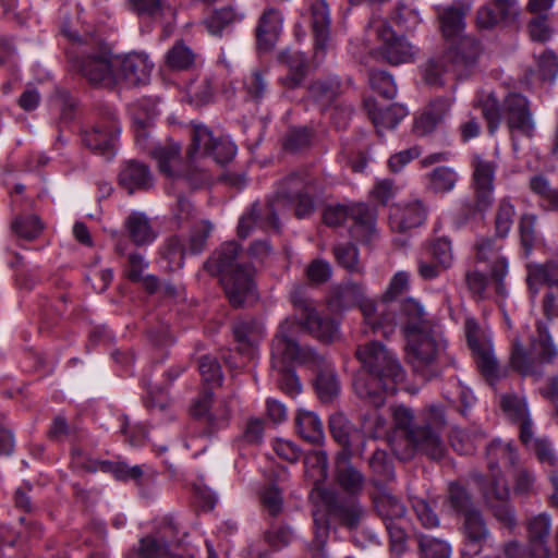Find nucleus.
Returning a JSON list of instances; mask_svg holds the SVG:
<instances>
[{"label": "nucleus", "mask_w": 558, "mask_h": 558, "mask_svg": "<svg viewBox=\"0 0 558 558\" xmlns=\"http://www.w3.org/2000/svg\"><path fill=\"white\" fill-rule=\"evenodd\" d=\"M526 347L538 360L541 367L544 364L553 363L558 355V349L554 344L548 328L544 323L537 324L536 336L531 337L530 343Z\"/></svg>", "instance_id": "f704fd0d"}, {"label": "nucleus", "mask_w": 558, "mask_h": 558, "mask_svg": "<svg viewBox=\"0 0 558 558\" xmlns=\"http://www.w3.org/2000/svg\"><path fill=\"white\" fill-rule=\"evenodd\" d=\"M551 522L549 515L541 513L532 518L527 525V548L530 558H550L548 546Z\"/></svg>", "instance_id": "5701e85b"}, {"label": "nucleus", "mask_w": 558, "mask_h": 558, "mask_svg": "<svg viewBox=\"0 0 558 558\" xmlns=\"http://www.w3.org/2000/svg\"><path fill=\"white\" fill-rule=\"evenodd\" d=\"M364 322L374 333L389 337L399 326L398 304L381 299L362 304Z\"/></svg>", "instance_id": "f3484780"}, {"label": "nucleus", "mask_w": 558, "mask_h": 558, "mask_svg": "<svg viewBox=\"0 0 558 558\" xmlns=\"http://www.w3.org/2000/svg\"><path fill=\"white\" fill-rule=\"evenodd\" d=\"M415 539L421 558H450L451 556V546L442 538L417 533Z\"/></svg>", "instance_id": "c03bdc74"}, {"label": "nucleus", "mask_w": 558, "mask_h": 558, "mask_svg": "<svg viewBox=\"0 0 558 558\" xmlns=\"http://www.w3.org/2000/svg\"><path fill=\"white\" fill-rule=\"evenodd\" d=\"M515 215L514 206L509 198H502L497 207L495 216V232L499 238H506L513 225V217Z\"/></svg>", "instance_id": "bf43d9fd"}, {"label": "nucleus", "mask_w": 558, "mask_h": 558, "mask_svg": "<svg viewBox=\"0 0 558 558\" xmlns=\"http://www.w3.org/2000/svg\"><path fill=\"white\" fill-rule=\"evenodd\" d=\"M244 252L246 262L250 266H254L255 274L258 267H262L271 255L272 248L267 240H256Z\"/></svg>", "instance_id": "338daca9"}, {"label": "nucleus", "mask_w": 558, "mask_h": 558, "mask_svg": "<svg viewBox=\"0 0 558 558\" xmlns=\"http://www.w3.org/2000/svg\"><path fill=\"white\" fill-rule=\"evenodd\" d=\"M313 515V539L307 544L306 549L310 556L323 558L327 553L326 546L329 539L330 522L329 517L324 509L316 507L312 511Z\"/></svg>", "instance_id": "72a5a7b5"}, {"label": "nucleus", "mask_w": 558, "mask_h": 558, "mask_svg": "<svg viewBox=\"0 0 558 558\" xmlns=\"http://www.w3.org/2000/svg\"><path fill=\"white\" fill-rule=\"evenodd\" d=\"M470 10V3L458 0L439 12L441 31L445 37L453 38L462 33L465 27V15Z\"/></svg>", "instance_id": "c756f323"}, {"label": "nucleus", "mask_w": 558, "mask_h": 558, "mask_svg": "<svg viewBox=\"0 0 558 558\" xmlns=\"http://www.w3.org/2000/svg\"><path fill=\"white\" fill-rule=\"evenodd\" d=\"M477 366L482 375L487 379H496L499 377L498 362L493 353L492 344L488 343L473 351Z\"/></svg>", "instance_id": "13d9d810"}, {"label": "nucleus", "mask_w": 558, "mask_h": 558, "mask_svg": "<svg viewBox=\"0 0 558 558\" xmlns=\"http://www.w3.org/2000/svg\"><path fill=\"white\" fill-rule=\"evenodd\" d=\"M315 388L323 402L331 401L340 391L336 373L330 368L320 371L315 379Z\"/></svg>", "instance_id": "09e8293b"}, {"label": "nucleus", "mask_w": 558, "mask_h": 558, "mask_svg": "<svg viewBox=\"0 0 558 558\" xmlns=\"http://www.w3.org/2000/svg\"><path fill=\"white\" fill-rule=\"evenodd\" d=\"M369 85L373 90L386 99H392L397 95V85L393 77L383 70H371L368 74Z\"/></svg>", "instance_id": "6e6d98bb"}, {"label": "nucleus", "mask_w": 558, "mask_h": 558, "mask_svg": "<svg viewBox=\"0 0 558 558\" xmlns=\"http://www.w3.org/2000/svg\"><path fill=\"white\" fill-rule=\"evenodd\" d=\"M452 52L430 58L423 69L424 81L429 85H442V75L450 70Z\"/></svg>", "instance_id": "de8ad7c7"}, {"label": "nucleus", "mask_w": 558, "mask_h": 558, "mask_svg": "<svg viewBox=\"0 0 558 558\" xmlns=\"http://www.w3.org/2000/svg\"><path fill=\"white\" fill-rule=\"evenodd\" d=\"M323 192V184L314 175L306 171L292 172L279 183L275 201L265 205L254 204L251 211L240 219L238 235L247 238L253 226L278 231L279 218L276 210L282 201L295 203V216L299 219L308 218L315 211V198Z\"/></svg>", "instance_id": "f03ea898"}, {"label": "nucleus", "mask_w": 558, "mask_h": 558, "mask_svg": "<svg viewBox=\"0 0 558 558\" xmlns=\"http://www.w3.org/2000/svg\"><path fill=\"white\" fill-rule=\"evenodd\" d=\"M520 13L515 0H488L476 10L475 25L481 31L509 26Z\"/></svg>", "instance_id": "dca6fc26"}, {"label": "nucleus", "mask_w": 558, "mask_h": 558, "mask_svg": "<svg viewBox=\"0 0 558 558\" xmlns=\"http://www.w3.org/2000/svg\"><path fill=\"white\" fill-rule=\"evenodd\" d=\"M241 20L242 15L236 14L232 8H222L205 21V26L210 34L220 36L229 25Z\"/></svg>", "instance_id": "5fc2aeb1"}, {"label": "nucleus", "mask_w": 558, "mask_h": 558, "mask_svg": "<svg viewBox=\"0 0 558 558\" xmlns=\"http://www.w3.org/2000/svg\"><path fill=\"white\" fill-rule=\"evenodd\" d=\"M232 331L236 342L247 348L254 347L265 335L264 325L253 317L236 319Z\"/></svg>", "instance_id": "4c0bfd02"}, {"label": "nucleus", "mask_w": 558, "mask_h": 558, "mask_svg": "<svg viewBox=\"0 0 558 558\" xmlns=\"http://www.w3.org/2000/svg\"><path fill=\"white\" fill-rule=\"evenodd\" d=\"M274 354V352L271 351ZM274 367H277L280 373L279 386L282 391L287 395L294 397L301 391V384L295 373L286 365L284 362H291L290 360L282 359L281 356H274Z\"/></svg>", "instance_id": "3c124183"}, {"label": "nucleus", "mask_w": 558, "mask_h": 558, "mask_svg": "<svg viewBox=\"0 0 558 558\" xmlns=\"http://www.w3.org/2000/svg\"><path fill=\"white\" fill-rule=\"evenodd\" d=\"M462 532L466 545L473 548L474 554H478L487 542L490 532L487 523L480 510L468 511L464 515Z\"/></svg>", "instance_id": "c85d7f7f"}, {"label": "nucleus", "mask_w": 558, "mask_h": 558, "mask_svg": "<svg viewBox=\"0 0 558 558\" xmlns=\"http://www.w3.org/2000/svg\"><path fill=\"white\" fill-rule=\"evenodd\" d=\"M392 449L396 457L401 461L412 459L416 451L433 460H440L446 453V447L439 432L423 424L416 425L414 429L408 432L403 439L395 441Z\"/></svg>", "instance_id": "6e6552de"}, {"label": "nucleus", "mask_w": 558, "mask_h": 558, "mask_svg": "<svg viewBox=\"0 0 558 558\" xmlns=\"http://www.w3.org/2000/svg\"><path fill=\"white\" fill-rule=\"evenodd\" d=\"M134 12L140 16L162 20L174 16L177 0H130Z\"/></svg>", "instance_id": "ea45409f"}, {"label": "nucleus", "mask_w": 558, "mask_h": 558, "mask_svg": "<svg viewBox=\"0 0 558 558\" xmlns=\"http://www.w3.org/2000/svg\"><path fill=\"white\" fill-rule=\"evenodd\" d=\"M510 366L523 377L538 379L543 375V367L539 366L538 360L519 338L512 341Z\"/></svg>", "instance_id": "cd10ccee"}, {"label": "nucleus", "mask_w": 558, "mask_h": 558, "mask_svg": "<svg viewBox=\"0 0 558 558\" xmlns=\"http://www.w3.org/2000/svg\"><path fill=\"white\" fill-rule=\"evenodd\" d=\"M448 501L454 511L463 513V515H465L468 511L476 510L473 508L472 496L459 483H451L449 485Z\"/></svg>", "instance_id": "e2e57ef3"}, {"label": "nucleus", "mask_w": 558, "mask_h": 558, "mask_svg": "<svg viewBox=\"0 0 558 558\" xmlns=\"http://www.w3.org/2000/svg\"><path fill=\"white\" fill-rule=\"evenodd\" d=\"M376 217L375 208L365 204L350 205L349 219L353 221L352 236L365 243L371 242L376 235Z\"/></svg>", "instance_id": "b1692460"}, {"label": "nucleus", "mask_w": 558, "mask_h": 558, "mask_svg": "<svg viewBox=\"0 0 558 558\" xmlns=\"http://www.w3.org/2000/svg\"><path fill=\"white\" fill-rule=\"evenodd\" d=\"M371 302L364 295V287L361 283L348 281L331 289L328 304L332 311H344L355 305L362 311V304Z\"/></svg>", "instance_id": "393cba45"}, {"label": "nucleus", "mask_w": 558, "mask_h": 558, "mask_svg": "<svg viewBox=\"0 0 558 558\" xmlns=\"http://www.w3.org/2000/svg\"><path fill=\"white\" fill-rule=\"evenodd\" d=\"M246 96L255 104H260L268 90L266 72L253 70L244 80Z\"/></svg>", "instance_id": "864d4df0"}, {"label": "nucleus", "mask_w": 558, "mask_h": 558, "mask_svg": "<svg viewBox=\"0 0 558 558\" xmlns=\"http://www.w3.org/2000/svg\"><path fill=\"white\" fill-rule=\"evenodd\" d=\"M535 282H545L551 290L558 288V262H548L529 274L527 284L533 294L537 293Z\"/></svg>", "instance_id": "8fccbe9b"}, {"label": "nucleus", "mask_w": 558, "mask_h": 558, "mask_svg": "<svg viewBox=\"0 0 558 558\" xmlns=\"http://www.w3.org/2000/svg\"><path fill=\"white\" fill-rule=\"evenodd\" d=\"M230 409L227 402H220L214 410H210L207 418L205 420V427L203 434L211 436L219 429L226 428L230 421Z\"/></svg>", "instance_id": "052dcab7"}, {"label": "nucleus", "mask_w": 558, "mask_h": 558, "mask_svg": "<svg viewBox=\"0 0 558 558\" xmlns=\"http://www.w3.org/2000/svg\"><path fill=\"white\" fill-rule=\"evenodd\" d=\"M407 359L413 371L424 378L434 375V366L446 348L442 333L435 328L405 338Z\"/></svg>", "instance_id": "0eeeda50"}, {"label": "nucleus", "mask_w": 558, "mask_h": 558, "mask_svg": "<svg viewBox=\"0 0 558 558\" xmlns=\"http://www.w3.org/2000/svg\"><path fill=\"white\" fill-rule=\"evenodd\" d=\"M282 29V16L278 10L268 9L259 19L256 28L257 47L262 51L271 50Z\"/></svg>", "instance_id": "a878e982"}, {"label": "nucleus", "mask_w": 558, "mask_h": 558, "mask_svg": "<svg viewBox=\"0 0 558 558\" xmlns=\"http://www.w3.org/2000/svg\"><path fill=\"white\" fill-rule=\"evenodd\" d=\"M191 136L187 162L180 169L175 179H182L193 189H198L210 181L208 170L204 165H199L201 159L210 157L217 163L225 165L233 159L236 148L229 140L215 137L204 124H193Z\"/></svg>", "instance_id": "39448f33"}, {"label": "nucleus", "mask_w": 558, "mask_h": 558, "mask_svg": "<svg viewBox=\"0 0 558 558\" xmlns=\"http://www.w3.org/2000/svg\"><path fill=\"white\" fill-rule=\"evenodd\" d=\"M368 29L380 41L379 52L389 64L399 65L414 61L417 49L405 37L398 36L387 21L373 19Z\"/></svg>", "instance_id": "9d476101"}, {"label": "nucleus", "mask_w": 558, "mask_h": 558, "mask_svg": "<svg viewBox=\"0 0 558 558\" xmlns=\"http://www.w3.org/2000/svg\"><path fill=\"white\" fill-rule=\"evenodd\" d=\"M62 33L71 40L78 41L82 46L77 56L70 58L72 70L81 74L90 85L102 88H114L117 86L116 56L106 46H99L95 50H88L92 44L82 40L76 33L62 27Z\"/></svg>", "instance_id": "423d86ee"}, {"label": "nucleus", "mask_w": 558, "mask_h": 558, "mask_svg": "<svg viewBox=\"0 0 558 558\" xmlns=\"http://www.w3.org/2000/svg\"><path fill=\"white\" fill-rule=\"evenodd\" d=\"M337 263L350 272H361L359 251L352 243H340L333 246Z\"/></svg>", "instance_id": "4d7b16f0"}, {"label": "nucleus", "mask_w": 558, "mask_h": 558, "mask_svg": "<svg viewBox=\"0 0 558 558\" xmlns=\"http://www.w3.org/2000/svg\"><path fill=\"white\" fill-rule=\"evenodd\" d=\"M329 429L333 439L342 446L339 454L351 453V441L360 430L354 428L342 413H335L329 417Z\"/></svg>", "instance_id": "79ce46f5"}, {"label": "nucleus", "mask_w": 558, "mask_h": 558, "mask_svg": "<svg viewBox=\"0 0 558 558\" xmlns=\"http://www.w3.org/2000/svg\"><path fill=\"white\" fill-rule=\"evenodd\" d=\"M312 28L316 50L324 51L329 39L330 15L325 0H316L311 5Z\"/></svg>", "instance_id": "c9c22d12"}, {"label": "nucleus", "mask_w": 558, "mask_h": 558, "mask_svg": "<svg viewBox=\"0 0 558 558\" xmlns=\"http://www.w3.org/2000/svg\"><path fill=\"white\" fill-rule=\"evenodd\" d=\"M486 457L490 472H499L497 470L499 461L513 466L518 459L513 447L501 441H492L486 448Z\"/></svg>", "instance_id": "a18cd8bd"}, {"label": "nucleus", "mask_w": 558, "mask_h": 558, "mask_svg": "<svg viewBox=\"0 0 558 558\" xmlns=\"http://www.w3.org/2000/svg\"><path fill=\"white\" fill-rule=\"evenodd\" d=\"M12 229L19 238L32 241L40 234L43 223L37 216L29 215L16 218L12 222Z\"/></svg>", "instance_id": "0e129e2a"}, {"label": "nucleus", "mask_w": 558, "mask_h": 558, "mask_svg": "<svg viewBox=\"0 0 558 558\" xmlns=\"http://www.w3.org/2000/svg\"><path fill=\"white\" fill-rule=\"evenodd\" d=\"M296 430L300 436L311 442L319 444L324 439L322 421L312 411L300 410L295 416Z\"/></svg>", "instance_id": "a19ab883"}, {"label": "nucleus", "mask_w": 558, "mask_h": 558, "mask_svg": "<svg viewBox=\"0 0 558 558\" xmlns=\"http://www.w3.org/2000/svg\"><path fill=\"white\" fill-rule=\"evenodd\" d=\"M452 105L449 97H439L430 101L426 110L414 123V131L420 135H426L435 130L448 114Z\"/></svg>", "instance_id": "7c9ffc66"}, {"label": "nucleus", "mask_w": 558, "mask_h": 558, "mask_svg": "<svg viewBox=\"0 0 558 558\" xmlns=\"http://www.w3.org/2000/svg\"><path fill=\"white\" fill-rule=\"evenodd\" d=\"M75 463L89 472L101 471L104 473H111L119 481L137 480L143 475L141 466H129L123 462H112L108 460H93L84 459L83 452L80 449L73 450Z\"/></svg>", "instance_id": "4be33fe9"}, {"label": "nucleus", "mask_w": 558, "mask_h": 558, "mask_svg": "<svg viewBox=\"0 0 558 558\" xmlns=\"http://www.w3.org/2000/svg\"><path fill=\"white\" fill-rule=\"evenodd\" d=\"M187 96L190 101L196 106L208 104L214 96L213 80L206 76L198 83L190 84Z\"/></svg>", "instance_id": "774afa93"}, {"label": "nucleus", "mask_w": 558, "mask_h": 558, "mask_svg": "<svg viewBox=\"0 0 558 558\" xmlns=\"http://www.w3.org/2000/svg\"><path fill=\"white\" fill-rule=\"evenodd\" d=\"M119 184L132 194L135 190L149 189L153 185V177L145 163L132 159L122 166Z\"/></svg>", "instance_id": "bb28decb"}, {"label": "nucleus", "mask_w": 558, "mask_h": 558, "mask_svg": "<svg viewBox=\"0 0 558 558\" xmlns=\"http://www.w3.org/2000/svg\"><path fill=\"white\" fill-rule=\"evenodd\" d=\"M398 312L399 326L404 338L434 328L423 305L413 299H407L399 303Z\"/></svg>", "instance_id": "412c9836"}, {"label": "nucleus", "mask_w": 558, "mask_h": 558, "mask_svg": "<svg viewBox=\"0 0 558 558\" xmlns=\"http://www.w3.org/2000/svg\"><path fill=\"white\" fill-rule=\"evenodd\" d=\"M341 84L337 77L316 80L308 86V96L322 110H325L340 94Z\"/></svg>", "instance_id": "e433bc0d"}, {"label": "nucleus", "mask_w": 558, "mask_h": 558, "mask_svg": "<svg viewBox=\"0 0 558 558\" xmlns=\"http://www.w3.org/2000/svg\"><path fill=\"white\" fill-rule=\"evenodd\" d=\"M150 155L157 160L159 170L169 178H175L180 169L175 168L180 158V145L170 143L158 145L150 150Z\"/></svg>", "instance_id": "37998d69"}, {"label": "nucleus", "mask_w": 558, "mask_h": 558, "mask_svg": "<svg viewBox=\"0 0 558 558\" xmlns=\"http://www.w3.org/2000/svg\"><path fill=\"white\" fill-rule=\"evenodd\" d=\"M483 496L494 518L512 530L517 525L515 511L509 501V487L500 472H490V481L484 488Z\"/></svg>", "instance_id": "f8f14e48"}, {"label": "nucleus", "mask_w": 558, "mask_h": 558, "mask_svg": "<svg viewBox=\"0 0 558 558\" xmlns=\"http://www.w3.org/2000/svg\"><path fill=\"white\" fill-rule=\"evenodd\" d=\"M473 168L472 187L474 192V213L484 217L494 203V180L497 165L494 161L474 155L471 161Z\"/></svg>", "instance_id": "ddd939ff"}, {"label": "nucleus", "mask_w": 558, "mask_h": 558, "mask_svg": "<svg viewBox=\"0 0 558 558\" xmlns=\"http://www.w3.org/2000/svg\"><path fill=\"white\" fill-rule=\"evenodd\" d=\"M427 177L428 189L434 193H448L453 190L458 181L454 169L446 166L436 167Z\"/></svg>", "instance_id": "49530a36"}, {"label": "nucleus", "mask_w": 558, "mask_h": 558, "mask_svg": "<svg viewBox=\"0 0 558 558\" xmlns=\"http://www.w3.org/2000/svg\"><path fill=\"white\" fill-rule=\"evenodd\" d=\"M368 464L378 481L388 483L395 480V466L386 451L376 449L371 456Z\"/></svg>", "instance_id": "603ef678"}, {"label": "nucleus", "mask_w": 558, "mask_h": 558, "mask_svg": "<svg viewBox=\"0 0 558 558\" xmlns=\"http://www.w3.org/2000/svg\"><path fill=\"white\" fill-rule=\"evenodd\" d=\"M119 134L120 124L110 117L95 123L90 130L83 131L82 143L93 153L110 160L116 155Z\"/></svg>", "instance_id": "4468645a"}, {"label": "nucleus", "mask_w": 558, "mask_h": 558, "mask_svg": "<svg viewBox=\"0 0 558 558\" xmlns=\"http://www.w3.org/2000/svg\"><path fill=\"white\" fill-rule=\"evenodd\" d=\"M502 119L509 129L512 146L517 148L515 136L532 137L535 121L526 97L510 93L502 102Z\"/></svg>", "instance_id": "9b49d317"}, {"label": "nucleus", "mask_w": 558, "mask_h": 558, "mask_svg": "<svg viewBox=\"0 0 558 558\" xmlns=\"http://www.w3.org/2000/svg\"><path fill=\"white\" fill-rule=\"evenodd\" d=\"M117 85L125 82L130 86L144 85L149 81L154 64L145 53L132 52L116 56Z\"/></svg>", "instance_id": "6ab92c4d"}, {"label": "nucleus", "mask_w": 558, "mask_h": 558, "mask_svg": "<svg viewBox=\"0 0 558 558\" xmlns=\"http://www.w3.org/2000/svg\"><path fill=\"white\" fill-rule=\"evenodd\" d=\"M351 453L339 454L337 458V481L347 492L355 493L362 489L364 476L350 463Z\"/></svg>", "instance_id": "58836bf2"}, {"label": "nucleus", "mask_w": 558, "mask_h": 558, "mask_svg": "<svg viewBox=\"0 0 558 558\" xmlns=\"http://www.w3.org/2000/svg\"><path fill=\"white\" fill-rule=\"evenodd\" d=\"M427 207L418 198H412L395 204L389 210V226L392 231L404 233L424 223Z\"/></svg>", "instance_id": "a211bd4d"}, {"label": "nucleus", "mask_w": 558, "mask_h": 558, "mask_svg": "<svg viewBox=\"0 0 558 558\" xmlns=\"http://www.w3.org/2000/svg\"><path fill=\"white\" fill-rule=\"evenodd\" d=\"M362 368L353 378L356 396L374 408L384 405L386 396L397 391L405 379V372L393 352L377 341L367 342L356 350Z\"/></svg>", "instance_id": "7ed1b4c3"}, {"label": "nucleus", "mask_w": 558, "mask_h": 558, "mask_svg": "<svg viewBox=\"0 0 558 558\" xmlns=\"http://www.w3.org/2000/svg\"><path fill=\"white\" fill-rule=\"evenodd\" d=\"M177 534L178 529L174 522L172 520L165 521L157 532L140 541L138 555L142 558H163L168 556Z\"/></svg>", "instance_id": "aec40b11"}, {"label": "nucleus", "mask_w": 558, "mask_h": 558, "mask_svg": "<svg viewBox=\"0 0 558 558\" xmlns=\"http://www.w3.org/2000/svg\"><path fill=\"white\" fill-rule=\"evenodd\" d=\"M211 275L221 276L226 295L234 307L242 306L254 294V266L246 262L245 252L235 241L222 243L205 263Z\"/></svg>", "instance_id": "20e7f679"}, {"label": "nucleus", "mask_w": 558, "mask_h": 558, "mask_svg": "<svg viewBox=\"0 0 558 558\" xmlns=\"http://www.w3.org/2000/svg\"><path fill=\"white\" fill-rule=\"evenodd\" d=\"M320 498L328 517L349 530H356L365 517L364 508L355 499L340 497L326 489L320 493Z\"/></svg>", "instance_id": "2eb2a0df"}, {"label": "nucleus", "mask_w": 558, "mask_h": 558, "mask_svg": "<svg viewBox=\"0 0 558 558\" xmlns=\"http://www.w3.org/2000/svg\"><path fill=\"white\" fill-rule=\"evenodd\" d=\"M376 409L377 408L361 417L360 433L369 438H377L386 432V420Z\"/></svg>", "instance_id": "69168bd1"}, {"label": "nucleus", "mask_w": 558, "mask_h": 558, "mask_svg": "<svg viewBox=\"0 0 558 558\" xmlns=\"http://www.w3.org/2000/svg\"><path fill=\"white\" fill-rule=\"evenodd\" d=\"M374 504L388 531L391 551L403 554L407 548L405 506L397 497L386 493L376 497Z\"/></svg>", "instance_id": "1a4fd4ad"}, {"label": "nucleus", "mask_w": 558, "mask_h": 558, "mask_svg": "<svg viewBox=\"0 0 558 558\" xmlns=\"http://www.w3.org/2000/svg\"><path fill=\"white\" fill-rule=\"evenodd\" d=\"M290 300L295 317H288L279 325L272 339L274 356L300 364L316 363L320 360L318 354L308 347H301L296 341L299 330L303 329L320 342L331 343L340 338L339 324L332 317L319 314L304 287H294Z\"/></svg>", "instance_id": "f257e3e1"}, {"label": "nucleus", "mask_w": 558, "mask_h": 558, "mask_svg": "<svg viewBox=\"0 0 558 558\" xmlns=\"http://www.w3.org/2000/svg\"><path fill=\"white\" fill-rule=\"evenodd\" d=\"M124 228L130 241L136 246L149 245L157 238L149 218L140 211H133L126 217Z\"/></svg>", "instance_id": "473e14b6"}, {"label": "nucleus", "mask_w": 558, "mask_h": 558, "mask_svg": "<svg viewBox=\"0 0 558 558\" xmlns=\"http://www.w3.org/2000/svg\"><path fill=\"white\" fill-rule=\"evenodd\" d=\"M364 108L378 132H380V129L396 128L408 114L405 107L399 104L390 105L386 109H378L376 101L373 98H366L364 100Z\"/></svg>", "instance_id": "2f4dec72"}, {"label": "nucleus", "mask_w": 558, "mask_h": 558, "mask_svg": "<svg viewBox=\"0 0 558 558\" xmlns=\"http://www.w3.org/2000/svg\"><path fill=\"white\" fill-rule=\"evenodd\" d=\"M169 68L173 70H186L195 61L194 52L184 44L177 43L166 54Z\"/></svg>", "instance_id": "680f3d73"}]
</instances>
